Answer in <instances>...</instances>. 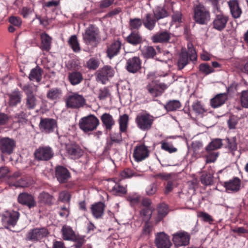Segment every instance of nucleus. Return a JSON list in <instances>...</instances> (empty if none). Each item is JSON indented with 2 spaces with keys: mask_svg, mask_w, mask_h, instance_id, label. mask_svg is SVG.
I'll use <instances>...</instances> for the list:
<instances>
[{
  "mask_svg": "<svg viewBox=\"0 0 248 248\" xmlns=\"http://www.w3.org/2000/svg\"><path fill=\"white\" fill-rule=\"evenodd\" d=\"M55 175L60 184L67 183L71 177L68 170L64 166H57L55 168Z\"/></svg>",
  "mask_w": 248,
  "mask_h": 248,
  "instance_id": "14",
  "label": "nucleus"
},
{
  "mask_svg": "<svg viewBox=\"0 0 248 248\" xmlns=\"http://www.w3.org/2000/svg\"><path fill=\"white\" fill-rule=\"evenodd\" d=\"M18 86L25 94V106L26 109L28 110L34 109L37 106V99L35 93H34L33 87L30 84L22 85L20 83Z\"/></svg>",
  "mask_w": 248,
  "mask_h": 248,
  "instance_id": "1",
  "label": "nucleus"
},
{
  "mask_svg": "<svg viewBox=\"0 0 248 248\" xmlns=\"http://www.w3.org/2000/svg\"><path fill=\"white\" fill-rule=\"evenodd\" d=\"M16 147V141L8 137L2 138L0 140V150L4 154H11Z\"/></svg>",
  "mask_w": 248,
  "mask_h": 248,
  "instance_id": "16",
  "label": "nucleus"
},
{
  "mask_svg": "<svg viewBox=\"0 0 248 248\" xmlns=\"http://www.w3.org/2000/svg\"><path fill=\"white\" fill-rule=\"evenodd\" d=\"M109 95V92L107 88L104 87V88L100 89L99 90L98 98L100 100H105Z\"/></svg>",
  "mask_w": 248,
  "mask_h": 248,
  "instance_id": "60",
  "label": "nucleus"
},
{
  "mask_svg": "<svg viewBox=\"0 0 248 248\" xmlns=\"http://www.w3.org/2000/svg\"><path fill=\"white\" fill-rule=\"evenodd\" d=\"M129 121L128 115L124 114L120 115L118 119L119 130L120 132H125L127 131Z\"/></svg>",
  "mask_w": 248,
  "mask_h": 248,
  "instance_id": "41",
  "label": "nucleus"
},
{
  "mask_svg": "<svg viewBox=\"0 0 248 248\" xmlns=\"http://www.w3.org/2000/svg\"><path fill=\"white\" fill-rule=\"evenodd\" d=\"M122 43L119 40L113 41L107 46V55L110 59L117 56L120 52Z\"/></svg>",
  "mask_w": 248,
  "mask_h": 248,
  "instance_id": "22",
  "label": "nucleus"
},
{
  "mask_svg": "<svg viewBox=\"0 0 248 248\" xmlns=\"http://www.w3.org/2000/svg\"><path fill=\"white\" fill-rule=\"evenodd\" d=\"M188 63V53L186 51H182L177 62L179 70L183 69Z\"/></svg>",
  "mask_w": 248,
  "mask_h": 248,
  "instance_id": "38",
  "label": "nucleus"
},
{
  "mask_svg": "<svg viewBox=\"0 0 248 248\" xmlns=\"http://www.w3.org/2000/svg\"><path fill=\"white\" fill-rule=\"evenodd\" d=\"M125 67L129 73H136L141 68V60L138 56L130 58L127 60Z\"/></svg>",
  "mask_w": 248,
  "mask_h": 248,
  "instance_id": "19",
  "label": "nucleus"
},
{
  "mask_svg": "<svg viewBox=\"0 0 248 248\" xmlns=\"http://www.w3.org/2000/svg\"><path fill=\"white\" fill-rule=\"evenodd\" d=\"M39 198L42 203L49 205L52 204V201L54 199L52 195H50L48 193L45 192L40 193Z\"/></svg>",
  "mask_w": 248,
  "mask_h": 248,
  "instance_id": "46",
  "label": "nucleus"
},
{
  "mask_svg": "<svg viewBox=\"0 0 248 248\" xmlns=\"http://www.w3.org/2000/svg\"><path fill=\"white\" fill-rule=\"evenodd\" d=\"M182 105L179 101L176 100H170L165 106L168 111H172L180 108Z\"/></svg>",
  "mask_w": 248,
  "mask_h": 248,
  "instance_id": "45",
  "label": "nucleus"
},
{
  "mask_svg": "<svg viewBox=\"0 0 248 248\" xmlns=\"http://www.w3.org/2000/svg\"><path fill=\"white\" fill-rule=\"evenodd\" d=\"M157 189V184L153 183L147 187L146 189V192L148 196H152L155 194Z\"/></svg>",
  "mask_w": 248,
  "mask_h": 248,
  "instance_id": "64",
  "label": "nucleus"
},
{
  "mask_svg": "<svg viewBox=\"0 0 248 248\" xmlns=\"http://www.w3.org/2000/svg\"><path fill=\"white\" fill-rule=\"evenodd\" d=\"M150 151L144 144H138L134 148L133 156L136 162H140L149 156Z\"/></svg>",
  "mask_w": 248,
  "mask_h": 248,
  "instance_id": "13",
  "label": "nucleus"
},
{
  "mask_svg": "<svg viewBox=\"0 0 248 248\" xmlns=\"http://www.w3.org/2000/svg\"><path fill=\"white\" fill-rule=\"evenodd\" d=\"M99 124V119L95 115L90 114L79 120L78 126L83 132L88 133L95 130Z\"/></svg>",
  "mask_w": 248,
  "mask_h": 248,
  "instance_id": "2",
  "label": "nucleus"
},
{
  "mask_svg": "<svg viewBox=\"0 0 248 248\" xmlns=\"http://www.w3.org/2000/svg\"><path fill=\"white\" fill-rule=\"evenodd\" d=\"M152 214V208H143L140 211V215L143 217V220L145 221H150Z\"/></svg>",
  "mask_w": 248,
  "mask_h": 248,
  "instance_id": "52",
  "label": "nucleus"
},
{
  "mask_svg": "<svg viewBox=\"0 0 248 248\" xmlns=\"http://www.w3.org/2000/svg\"><path fill=\"white\" fill-rule=\"evenodd\" d=\"M66 151L68 156L72 159H76L80 157L83 153L80 146L76 143H71L66 145Z\"/></svg>",
  "mask_w": 248,
  "mask_h": 248,
  "instance_id": "18",
  "label": "nucleus"
},
{
  "mask_svg": "<svg viewBox=\"0 0 248 248\" xmlns=\"http://www.w3.org/2000/svg\"><path fill=\"white\" fill-rule=\"evenodd\" d=\"M228 98V94L226 93L217 94L210 99V106L214 108H219L225 104Z\"/></svg>",
  "mask_w": 248,
  "mask_h": 248,
  "instance_id": "25",
  "label": "nucleus"
},
{
  "mask_svg": "<svg viewBox=\"0 0 248 248\" xmlns=\"http://www.w3.org/2000/svg\"><path fill=\"white\" fill-rule=\"evenodd\" d=\"M157 215L155 221L157 223L161 221L168 214L169 207L167 205L162 203L159 204L157 207Z\"/></svg>",
  "mask_w": 248,
  "mask_h": 248,
  "instance_id": "31",
  "label": "nucleus"
},
{
  "mask_svg": "<svg viewBox=\"0 0 248 248\" xmlns=\"http://www.w3.org/2000/svg\"><path fill=\"white\" fill-rule=\"evenodd\" d=\"M164 17L165 16H146V18L143 21V23L145 28L149 30H152L155 26L156 21Z\"/></svg>",
  "mask_w": 248,
  "mask_h": 248,
  "instance_id": "40",
  "label": "nucleus"
},
{
  "mask_svg": "<svg viewBox=\"0 0 248 248\" xmlns=\"http://www.w3.org/2000/svg\"><path fill=\"white\" fill-rule=\"evenodd\" d=\"M112 191L116 196H123L126 193L127 190L125 187L120 184H116L113 187Z\"/></svg>",
  "mask_w": 248,
  "mask_h": 248,
  "instance_id": "49",
  "label": "nucleus"
},
{
  "mask_svg": "<svg viewBox=\"0 0 248 248\" xmlns=\"http://www.w3.org/2000/svg\"><path fill=\"white\" fill-rule=\"evenodd\" d=\"M8 99V106L10 108H15L20 104L22 101V93L18 89H16L7 94Z\"/></svg>",
  "mask_w": 248,
  "mask_h": 248,
  "instance_id": "17",
  "label": "nucleus"
},
{
  "mask_svg": "<svg viewBox=\"0 0 248 248\" xmlns=\"http://www.w3.org/2000/svg\"><path fill=\"white\" fill-rule=\"evenodd\" d=\"M68 43L70 46L75 52H78L80 51L81 48L76 35H74L71 36L70 37Z\"/></svg>",
  "mask_w": 248,
  "mask_h": 248,
  "instance_id": "44",
  "label": "nucleus"
},
{
  "mask_svg": "<svg viewBox=\"0 0 248 248\" xmlns=\"http://www.w3.org/2000/svg\"><path fill=\"white\" fill-rule=\"evenodd\" d=\"M198 217L201 218L204 222L211 223L214 221L212 217L209 214L204 212H199Z\"/></svg>",
  "mask_w": 248,
  "mask_h": 248,
  "instance_id": "58",
  "label": "nucleus"
},
{
  "mask_svg": "<svg viewBox=\"0 0 248 248\" xmlns=\"http://www.w3.org/2000/svg\"><path fill=\"white\" fill-rule=\"evenodd\" d=\"M121 133H110L109 134V138L112 141H114L116 143H120L122 141V137Z\"/></svg>",
  "mask_w": 248,
  "mask_h": 248,
  "instance_id": "62",
  "label": "nucleus"
},
{
  "mask_svg": "<svg viewBox=\"0 0 248 248\" xmlns=\"http://www.w3.org/2000/svg\"><path fill=\"white\" fill-rule=\"evenodd\" d=\"M10 116L3 112L0 113V126H4L8 124Z\"/></svg>",
  "mask_w": 248,
  "mask_h": 248,
  "instance_id": "61",
  "label": "nucleus"
},
{
  "mask_svg": "<svg viewBox=\"0 0 248 248\" xmlns=\"http://www.w3.org/2000/svg\"><path fill=\"white\" fill-rule=\"evenodd\" d=\"M86 104V99L77 93L69 94L65 99V106L67 108L78 109L82 108Z\"/></svg>",
  "mask_w": 248,
  "mask_h": 248,
  "instance_id": "6",
  "label": "nucleus"
},
{
  "mask_svg": "<svg viewBox=\"0 0 248 248\" xmlns=\"http://www.w3.org/2000/svg\"><path fill=\"white\" fill-rule=\"evenodd\" d=\"M161 144V149L170 154L176 152L177 151L176 148L174 147L172 144L169 142L162 141Z\"/></svg>",
  "mask_w": 248,
  "mask_h": 248,
  "instance_id": "55",
  "label": "nucleus"
},
{
  "mask_svg": "<svg viewBox=\"0 0 248 248\" xmlns=\"http://www.w3.org/2000/svg\"><path fill=\"white\" fill-rule=\"evenodd\" d=\"M213 175L210 173H203L201 177V182L205 186L211 185L213 181Z\"/></svg>",
  "mask_w": 248,
  "mask_h": 248,
  "instance_id": "53",
  "label": "nucleus"
},
{
  "mask_svg": "<svg viewBox=\"0 0 248 248\" xmlns=\"http://www.w3.org/2000/svg\"><path fill=\"white\" fill-rule=\"evenodd\" d=\"M228 20L227 16H217L213 22L214 28L219 31L223 30L226 27Z\"/></svg>",
  "mask_w": 248,
  "mask_h": 248,
  "instance_id": "35",
  "label": "nucleus"
},
{
  "mask_svg": "<svg viewBox=\"0 0 248 248\" xmlns=\"http://www.w3.org/2000/svg\"><path fill=\"white\" fill-rule=\"evenodd\" d=\"M40 131L45 134L53 133L57 128V122L53 118H41L39 124Z\"/></svg>",
  "mask_w": 248,
  "mask_h": 248,
  "instance_id": "9",
  "label": "nucleus"
},
{
  "mask_svg": "<svg viewBox=\"0 0 248 248\" xmlns=\"http://www.w3.org/2000/svg\"><path fill=\"white\" fill-rule=\"evenodd\" d=\"M143 22L139 18L131 19L130 20V26L131 29L138 30L142 25Z\"/></svg>",
  "mask_w": 248,
  "mask_h": 248,
  "instance_id": "59",
  "label": "nucleus"
},
{
  "mask_svg": "<svg viewBox=\"0 0 248 248\" xmlns=\"http://www.w3.org/2000/svg\"><path fill=\"white\" fill-rule=\"evenodd\" d=\"M71 241L75 242L73 246L75 248H81L86 242V240L83 236L77 235Z\"/></svg>",
  "mask_w": 248,
  "mask_h": 248,
  "instance_id": "54",
  "label": "nucleus"
},
{
  "mask_svg": "<svg viewBox=\"0 0 248 248\" xmlns=\"http://www.w3.org/2000/svg\"><path fill=\"white\" fill-rule=\"evenodd\" d=\"M155 241L157 248H170L171 246L169 236L164 232L158 233Z\"/></svg>",
  "mask_w": 248,
  "mask_h": 248,
  "instance_id": "21",
  "label": "nucleus"
},
{
  "mask_svg": "<svg viewBox=\"0 0 248 248\" xmlns=\"http://www.w3.org/2000/svg\"><path fill=\"white\" fill-rule=\"evenodd\" d=\"M170 38V33L165 31L156 33L152 37V40L155 43H165L168 42Z\"/></svg>",
  "mask_w": 248,
  "mask_h": 248,
  "instance_id": "27",
  "label": "nucleus"
},
{
  "mask_svg": "<svg viewBox=\"0 0 248 248\" xmlns=\"http://www.w3.org/2000/svg\"><path fill=\"white\" fill-rule=\"evenodd\" d=\"M53 149L48 145H43L36 148L34 153V160L38 162H47L54 156Z\"/></svg>",
  "mask_w": 248,
  "mask_h": 248,
  "instance_id": "3",
  "label": "nucleus"
},
{
  "mask_svg": "<svg viewBox=\"0 0 248 248\" xmlns=\"http://www.w3.org/2000/svg\"><path fill=\"white\" fill-rule=\"evenodd\" d=\"M98 35V31L93 25L89 26L83 34L84 42L88 45H93L96 44Z\"/></svg>",
  "mask_w": 248,
  "mask_h": 248,
  "instance_id": "12",
  "label": "nucleus"
},
{
  "mask_svg": "<svg viewBox=\"0 0 248 248\" xmlns=\"http://www.w3.org/2000/svg\"><path fill=\"white\" fill-rule=\"evenodd\" d=\"M17 201L20 204L27 207L29 209L33 208L37 205L34 196L26 192L19 193Z\"/></svg>",
  "mask_w": 248,
  "mask_h": 248,
  "instance_id": "10",
  "label": "nucleus"
},
{
  "mask_svg": "<svg viewBox=\"0 0 248 248\" xmlns=\"http://www.w3.org/2000/svg\"><path fill=\"white\" fill-rule=\"evenodd\" d=\"M139 49L141 50L142 54L146 58H153L156 55V51L152 46H144L142 48L140 46Z\"/></svg>",
  "mask_w": 248,
  "mask_h": 248,
  "instance_id": "42",
  "label": "nucleus"
},
{
  "mask_svg": "<svg viewBox=\"0 0 248 248\" xmlns=\"http://www.w3.org/2000/svg\"><path fill=\"white\" fill-rule=\"evenodd\" d=\"M120 175L121 177L124 179L130 178L133 176L137 177L139 176L133 169L129 168L124 169V170L121 172Z\"/></svg>",
  "mask_w": 248,
  "mask_h": 248,
  "instance_id": "47",
  "label": "nucleus"
},
{
  "mask_svg": "<svg viewBox=\"0 0 248 248\" xmlns=\"http://www.w3.org/2000/svg\"><path fill=\"white\" fill-rule=\"evenodd\" d=\"M49 234V232L46 227L35 228L28 232L26 234L25 240L34 243L40 242Z\"/></svg>",
  "mask_w": 248,
  "mask_h": 248,
  "instance_id": "4",
  "label": "nucleus"
},
{
  "mask_svg": "<svg viewBox=\"0 0 248 248\" xmlns=\"http://www.w3.org/2000/svg\"><path fill=\"white\" fill-rule=\"evenodd\" d=\"M114 74V69L110 66H104L97 72V80L105 84Z\"/></svg>",
  "mask_w": 248,
  "mask_h": 248,
  "instance_id": "15",
  "label": "nucleus"
},
{
  "mask_svg": "<svg viewBox=\"0 0 248 248\" xmlns=\"http://www.w3.org/2000/svg\"><path fill=\"white\" fill-rule=\"evenodd\" d=\"M190 239L189 233L184 231H179L172 234V241L177 247L188 245Z\"/></svg>",
  "mask_w": 248,
  "mask_h": 248,
  "instance_id": "11",
  "label": "nucleus"
},
{
  "mask_svg": "<svg viewBox=\"0 0 248 248\" xmlns=\"http://www.w3.org/2000/svg\"><path fill=\"white\" fill-rule=\"evenodd\" d=\"M9 22L16 27H19L22 23L21 19L19 16H9Z\"/></svg>",
  "mask_w": 248,
  "mask_h": 248,
  "instance_id": "63",
  "label": "nucleus"
},
{
  "mask_svg": "<svg viewBox=\"0 0 248 248\" xmlns=\"http://www.w3.org/2000/svg\"><path fill=\"white\" fill-rule=\"evenodd\" d=\"M99 63L97 59L92 58L87 62V66L90 70H95L98 67Z\"/></svg>",
  "mask_w": 248,
  "mask_h": 248,
  "instance_id": "57",
  "label": "nucleus"
},
{
  "mask_svg": "<svg viewBox=\"0 0 248 248\" xmlns=\"http://www.w3.org/2000/svg\"><path fill=\"white\" fill-rule=\"evenodd\" d=\"M153 229V225L151 221H145L142 227L140 236L149 238L152 235Z\"/></svg>",
  "mask_w": 248,
  "mask_h": 248,
  "instance_id": "39",
  "label": "nucleus"
},
{
  "mask_svg": "<svg viewBox=\"0 0 248 248\" xmlns=\"http://www.w3.org/2000/svg\"><path fill=\"white\" fill-rule=\"evenodd\" d=\"M63 239L64 240H71L76 235L72 228L69 226L64 225L62 229Z\"/></svg>",
  "mask_w": 248,
  "mask_h": 248,
  "instance_id": "34",
  "label": "nucleus"
},
{
  "mask_svg": "<svg viewBox=\"0 0 248 248\" xmlns=\"http://www.w3.org/2000/svg\"><path fill=\"white\" fill-rule=\"evenodd\" d=\"M223 146L222 140L220 139H213L211 142L206 146L207 152H210L213 150L220 149Z\"/></svg>",
  "mask_w": 248,
  "mask_h": 248,
  "instance_id": "43",
  "label": "nucleus"
},
{
  "mask_svg": "<svg viewBox=\"0 0 248 248\" xmlns=\"http://www.w3.org/2000/svg\"><path fill=\"white\" fill-rule=\"evenodd\" d=\"M100 119L105 130L107 132L111 131L115 124V121L113 116L108 113H104L101 116Z\"/></svg>",
  "mask_w": 248,
  "mask_h": 248,
  "instance_id": "24",
  "label": "nucleus"
},
{
  "mask_svg": "<svg viewBox=\"0 0 248 248\" xmlns=\"http://www.w3.org/2000/svg\"><path fill=\"white\" fill-rule=\"evenodd\" d=\"M222 185L227 192H237L240 189L241 181L237 177H234L229 181L224 182Z\"/></svg>",
  "mask_w": 248,
  "mask_h": 248,
  "instance_id": "20",
  "label": "nucleus"
},
{
  "mask_svg": "<svg viewBox=\"0 0 248 248\" xmlns=\"http://www.w3.org/2000/svg\"><path fill=\"white\" fill-rule=\"evenodd\" d=\"M154 121V117L148 113L139 114L135 119L137 126L143 131L150 130L152 127Z\"/></svg>",
  "mask_w": 248,
  "mask_h": 248,
  "instance_id": "7",
  "label": "nucleus"
},
{
  "mask_svg": "<svg viewBox=\"0 0 248 248\" xmlns=\"http://www.w3.org/2000/svg\"><path fill=\"white\" fill-rule=\"evenodd\" d=\"M168 86L157 80L149 82L145 87L148 93L153 98L161 96L167 89Z\"/></svg>",
  "mask_w": 248,
  "mask_h": 248,
  "instance_id": "5",
  "label": "nucleus"
},
{
  "mask_svg": "<svg viewBox=\"0 0 248 248\" xmlns=\"http://www.w3.org/2000/svg\"><path fill=\"white\" fill-rule=\"evenodd\" d=\"M240 101L242 106L248 108V89L242 91L240 93Z\"/></svg>",
  "mask_w": 248,
  "mask_h": 248,
  "instance_id": "56",
  "label": "nucleus"
},
{
  "mask_svg": "<svg viewBox=\"0 0 248 248\" xmlns=\"http://www.w3.org/2000/svg\"><path fill=\"white\" fill-rule=\"evenodd\" d=\"M105 207V204L101 202L92 204L91 207V211L93 217L96 219L102 218L104 214Z\"/></svg>",
  "mask_w": 248,
  "mask_h": 248,
  "instance_id": "26",
  "label": "nucleus"
},
{
  "mask_svg": "<svg viewBox=\"0 0 248 248\" xmlns=\"http://www.w3.org/2000/svg\"><path fill=\"white\" fill-rule=\"evenodd\" d=\"M43 69L38 66L32 68L29 74V79L30 81L40 82L42 79Z\"/></svg>",
  "mask_w": 248,
  "mask_h": 248,
  "instance_id": "30",
  "label": "nucleus"
},
{
  "mask_svg": "<svg viewBox=\"0 0 248 248\" xmlns=\"http://www.w3.org/2000/svg\"><path fill=\"white\" fill-rule=\"evenodd\" d=\"M209 14V11L201 4H199L194 7V16H208Z\"/></svg>",
  "mask_w": 248,
  "mask_h": 248,
  "instance_id": "48",
  "label": "nucleus"
},
{
  "mask_svg": "<svg viewBox=\"0 0 248 248\" xmlns=\"http://www.w3.org/2000/svg\"><path fill=\"white\" fill-rule=\"evenodd\" d=\"M224 140L226 142V143L224 144V148L229 154L234 156L235 155V152L238 150L236 138L235 137L231 138H226Z\"/></svg>",
  "mask_w": 248,
  "mask_h": 248,
  "instance_id": "23",
  "label": "nucleus"
},
{
  "mask_svg": "<svg viewBox=\"0 0 248 248\" xmlns=\"http://www.w3.org/2000/svg\"><path fill=\"white\" fill-rule=\"evenodd\" d=\"M192 108V110L197 115H200L202 117L204 114L207 112L208 110L204 108L201 101L199 100H197L193 103Z\"/></svg>",
  "mask_w": 248,
  "mask_h": 248,
  "instance_id": "37",
  "label": "nucleus"
},
{
  "mask_svg": "<svg viewBox=\"0 0 248 248\" xmlns=\"http://www.w3.org/2000/svg\"><path fill=\"white\" fill-rule=\"evenodd\" d=\"M68 78L72 85L79 84L83 79L82 74L80 72L74 71L68 73Z\"/></svg>",
  "mask_w": 248,
  "mask_h": 248,
  "instance_id": "33",
  "label": "nucleus"
},
{
  "mask_svg": "<svg viewBox=\"0 0 248 248\" xmlns=\"http://www.w3.org/2000/svg\"><path fill=\"white\" fill-rule=\"evenodd\" d=\"M228 3L232 16H241L242 10L238 0H231Z\"/></svg>",
  "mask_w": 248,
  "mask_h": 248,
  "instance_id": "36",
  "label": "nucleus"
},
{
  "mask_svg": "<svg viewBox=\"0 0 248 248\" xmlns=\"http://www.w3.org/2000/svg\"><path fill=\"white\" fill-rule=\"evenodd\" d=\"M40 38L41 45L40 48L42 51H49L51 49L52 38L45 32L41 34Z\"/></svg>",
  "mask_w": 248,
  "mask_h": 248,
  "instance_id": "28",
  "label": "nucleus"
},
{
  "mask_svg": "<svg viewBox=\"0 0 248 248\" xmlns=\"http://www.w3.org/2000/svg\"><path fill=\"white\" fill-rule=\"evenodd\" d=\"M126 41L131 45L136 46L142 43L143 39L138 31H134L126 37Z\"/></svg>",
  "mask_w": 248,
  "mask_h": 248,
  "instance_id": "29",
  "label": "nucleus"
},
{
  "mask_svg": "<svg viewBox=\"0 0 248 248\" xmlns=\"http://www.w3.org/2000/svg\"><path fill=\"white\" fill-rule=\"evenodd\" d=\"M239 118L237 116L231 115L227 121V124L230 129H234L238 123Z\"/></svg>",
  "mask_w": 248,
  "mask_h": 248,
  "instance_id": "51",
  "label": "nucleus"
},
{
  "mask_svg": "<svg viewBox=\"0 0 248 248\" xmlns=\"http://www.w3.org/2000/svg\"><path fill=\"white\" fill-rule=\"evenodd\" d=\"M199 71L205 75H208L215 72L214 69L207 63H202L199 66Z\"/></svg>",
  "mask_w": 248,
  "mask_h": 248,
  "instance_id": "50",
  "label": "nucleus"
},
{
  "mask_svg": "<svg viewBox=\"0 0 248 248\" xmlns=\"http://www.w3.org/2000/svg\"><path fill=\"white\" fill-rule=\"evenodd\" d=\"M62 94V91L58 88L49 89L46 93L47 98L51 101H56L61 98Z\"/></svg>",
  "mask_w": 248,
  "mask_h": 248,
  "instance_id": "32",
  "label": "nucleus"
},
{
  "mask_svg": "<svg viewBox=\"0 0 248 248\" xmlns=\"http://www.w3.org/2000/svg\"><path fill=\"white\" fill-rule=\"evenodd\" d=\"M20 214L17 211H7L1 216V222L5 228L14 227L19 219Z\"/></svg>",
  "mask_w": 248,
  "mask_h": 248,
  "instance_id": "8",
  "label": "nucleus"
}]
</instances>
